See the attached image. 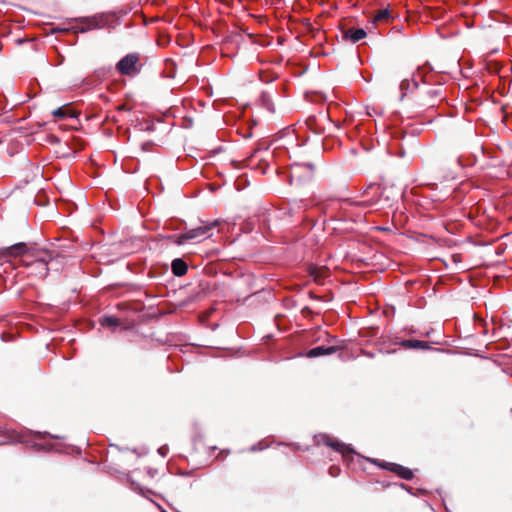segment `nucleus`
Instances as JSON below:
<instances>
[{
	"instance_id": "nucleus-1",
	"label": "nucleus",
	"mask_w": 512,
	"mask_h": 512,
	"mask_svg": "<svg viewBox=\"0 0 512 512\" xmlns=\"http://www.w3.org/2000/svg\"><path fill=\"white\" fill-rule=\"evenodd\" d=\"M220 224L219 220H215L212 222H208L199 227L189 229L184 231L179 235H173L170 237L173 243L177 245H183L187 242H200L202 240L208 239L212 236V229L217 227Z\"/></svg>"
},
{
	"instance_id": "nucleus-2",
	"label": "nucleus",
	"mask_w": 512,
	"mask_h": 512,
	"mask_svg": "<svg viewBox=\"0 0 512 512\" xmlns=\"http://www.w3.org/2000/svg\"><path fill=\"white\" fill-rule=\"evenodd\" d=\"M139 55L130 53L124 56L116 65L118 72L122 75L132 76L139 72L138 63Z\"/></svg>"
},
{
	"instance_id": "nucleus-3",
	"label": "nucleus",
	"mask_w": 512,
	"mask_h": 512,
	"mask_svg": "<svg viewBox=\"0 0 512 512\" xmlns=\"http://www.w3.org/2000/svg\"><path fill=\"white\" fill-rule=\"evenodd\" d=\"M314 165L311 163H294L290 168L291 182H302L313 177Z\"/></svg>"
},
{
	"instance_id": "nucleus-4",
	"label": "nucleus",
	"mask_w": 512,
	"mask_h": 512,
	"mask_svg": "<svg viewBox=\"0 0 512 512\" xmlns=\"http://www.w3.org/2000/svg\"><path fill=\"white\" fill-rule=\"evenodd\" d=\"M76 22L82 24L81 27L77 28V32L85 33L92 29H100L106 25L104 15H94L92 17L76 18Z\"/></svg>"
},
{
	"instance_id": "nucleus-5",
	"label": "nucleus",
	"mask_w": 512,
	"mask_h": 512,
	"mask_svg": "<svg viewBox=\"0 0 512 512\" xmlns=\"http://www.w3.org/2000/svg\"><path fill=\"white\" fill-rule=\"evenodd\" d=\"M381 188L377 184H370L366 190L365 193L371 192L373 195V198L367 199L361 202H356V205L364 206V207H372L378 204L379 202V194H380Z\"/></svg>"
},
{
	"instance_id": "nucleus-6",
	"label": "nucleus",
	"mask_w": 512,
	"mask_h": 512,
	"mask_svg": "<svg viewBox=\"0 0 512 512\" xmlns=\"http://www.w3.org/2000/svg\"><path fill=\"white\" fill-rule=\"evenodd\" d=\"M28 266L31 269V273L40 278H44L48 274V263L44 259H36L28 264Z\"/></svg>"
},
{
	"instance_id": "nucleus-7",
	"label": "nucleus",
	"mask_w": 512,
	"mask_h": 512,
	"mask_svg": "<svg viewBox=\"0 0 512 512\" xmlns=\"http://www.w3.org/2000/svg\"><path fill=\"white\" fill-rule=\"evenodd\" d=\"M335 352H336L335 346H329V347L317 346V347L310 349L307 352L306 356L309 358H315V357H319V356L330 355Z\"/></svg>"
},
{
	"instance_id": "nucleus-8",
	"label": "nucleus",
	"mask_w": 512,
	"mask_h": 512,
	"mask_svg": "<svg viewBox=\"0 0 512 512\" xmlns=\"http://www.w3.org/2000/svg\"><path fill=\"white\" fill-rule=\"evenodd\" d=\"M387 468L405 480H411L413 478V472L409 468L395 463H388Z\"/></svg>"
},
{
	"instance_id": "nucleus-9",
	"label": "nucleus",
	"mask_w": 512,
	"mask_h": 512,
	"mask_svg": "<svg viewBox=\"0 0 512 512\" xmlns=\"http://www.w3.org/2000/svg\"><path fill=\"white\" fill-rule=\"evenodd\" d=\"M366 35V31L362 28H350L345 32L344 37L350 40L352 43H356L364 39Z\"/></svg>"
},
{
	"instance_id": "nucleus-10",
	"label": "nucleus",
	"mask_w": 512,
	"mask_h": 512,
	"mask_svg": "<svg viewBox=\"0 0 512 512\" xmlns=\"http://www.w3.org/2000/svg\"><path fill=\"white\" fill-rule=\"evenodd\" d=\"M172 272L176 276H183L187 273L188 266L182 259H174L171 264Z\"/></svg>"
},
{
	"instance_id": "nucleus-11",
	"label": "nucleus",
	"mask_w": 512,
	"mask_h": 512,
	"mask_svg": "<svg viewBox=\"0 0 512 512\" xmlns=\"http://www.w3.org/2000/svg\"><path fill=\"white\" fill-rule=\"evenodd\" d=\"M326 444L332 448H334L336 451L342 453L343 455H346L348 453H352L353 452V449L345 444V443H341V442H338V441H332V440H328L326 442Z\"/></svg>"
},
{
	"instance_id": "nucleus-12",
	"label": "nucleus",
	"mask_w": 512,
	"mask_h": 512,
	"mask_svg": "<svg viewBox=\"0 0 512 512\" xmlns=\"http://www.w3.org/2000/svg\"><path fill=\"white\" fill-rule=\"evenodd\" d=\"M418 83L415 81L414 78L411 79H403L400 83V90L402 91L401 99L404 98L406 93L410 91L411 89L417 88Z\"/></svg>"
},
{
	"instance_id": "nucleus-13",
	"label": "nucleus",
	"mask_w": 512,
	"mask_h": 512,
	"mask_svg": "<svg viewBox=\"0 0 512 512\" xmlns=\"http://www.w3.org/2000/svg\"><path fill=\"white\" fill-rule=\"evenodd\" d=\"M100 324L103 327H107L114 330L116 327L119 326L120 321L118 318L114 316H104L100 319Z\"/></svg>"
},
{
	"instance_id": "nucleus-14",
	"label": "nucleus",
	"mask_w": 512,
	"mask_h": 512,
	"mask_svg": "<svg viewBox=\"0 0 512 512\" xmlns=\"http://www.w3.org/2000/svg\"><path fill=\"white\" fill-rule=\"evenodd\" d=\"M402 345L407 348L413 349H426L428 348V344L426 342L420 340H405L402 342Z\"/></svg>"
},
{
	"instance_id": "nucleus-15",
	"label": "nucleus",
	"mask_w": 512,
	"mask_h": 512,
	"mask_svg": "<svg viewBox=\"0 0 512 512\" xmlns=\"http://www.w3.org/2000/svg\"><path fill=\"white\" fill-rule=\"evenodd\" d=\"M389 16H390V13H389L388 9H381L374 16V21L375 22L385 21L389 18Z\"/></svg>"
},
{
	"instance_id": "nucleus-16",
	"label": "nucleus",
	"mask_w": 512,
	"mask_h": 512,
	"mask_svg": "<svg viewBox=\"0 0 512 512\" xmlns=\"http://www.w3.org/2000/svg\"><path fill=\"white\" fill-rule=\"evenodd\" d=\"M53 116L57 117V118H66L67 117V111L60 107V108H57L55 109L53 112H52Z\"/></svg>"
},
{
	"instance_id": "nucleus-17",
	"label": "nucleus",
	"mask_w": 512,
	"mask_h": 512,
	"mask_svg": "<svg viewBox=\"0 0 512 512\" xmlns=\"http://www.w3.org/2000/svg\"><path fill=\"white\" fill-rule=\"evenodd\" d=\"M25 249V244L23 243H20V244H17L13 247H11V250L15 253H22Z\"/></svg>"
},
{
	"instance_id": "nucleus-18",
	"label": "nucleus",
	"mask_w": 512,
	"mask_h": 512,
	"mask_svg": "<svg viewBox=\"0 0 512 512\" xmlns=\"http://www.w3.org/2000/svg\"><path fill=\"white\" fill-rule=\"evenodd\" d=\"M310 273H311V275L314 277V279H315L316 281H318V277H319V276H318V274L316 273V268H313V269L311 270V272H310Z\"/></svg>"
},
{
	"instance_id": "nucleus-19",
	"label": "nucleus",
	"mask_w": 512,
	"mask_h": 512,
	"mask_svg": "<svg viewBox=\"0 0 512 512\" xmlns=\"http://www.w3.org/2000/svg\"><path fill=\"white\" fill-rule=\"evenodd\" d=\"M158 451H159V453H160L162 456H165V454H166V448H165V447H161V448H159V450H158Z\"/></svg>"
},
{
	"instance_id": "nucleus-20",
	"label": "nucleus",
	"mask_w": 512,
	"mask_h": 512,
	"mask_svg": "<svg viewBox=\"0 0 512 512\" xmlns=\"http://www.w3.org/2000/svg\"><path fill=\"white\" fill-rule=\"evenodd\" d=\"M260 449H261V448H259V450H260ZM251 450H252V451H256V450H258V448L254 445V446H252V447H251Z\"/></svg>"
},
{
	"instance_id": "nucleus-21",
	"label": "nucleus",
	"mask_w": 512,
	"mask_h": 512,
	"mask_svg": "<svg viewBox=\"0 0 512 512\" xmlns=\"http://www.w3.org/2000/svg\"><path fill=\"white\" fill-rule=\"evenodd\" d=\"M333 470H334V468H333V467H332V468H330V473H331V475L335 476V474H333Z\"/></svg>"
}]
</instances>
